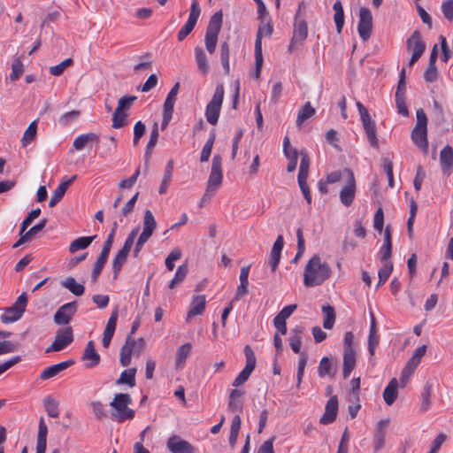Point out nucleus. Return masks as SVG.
I'll return each mask as SVG.
<instances>
[{"label": "nucleus", "instance_id": "f257e3e1", "mask_svg": "<svg viewBox=\"0 0 453 453\" xmlns=\"http://www.w3.org/2000/svg\"><path fill=\"white\" fill-rule=\"evenodd\" d=\"M332 273L330 265L322 262L319 255H314L308 261L303 272V284L307 288H312L323 284Z\"/></svg>", "mask_w": 453, "mask_h": 453}, {"label": "nucleus", "instance_id": "f03ea898", "mask_svg": "<svg viewBox=\"0 0 453 453\" xmlns=\"http://www.w3.org/2000/svg\"><path fill=\"white\" fill-rule=\"evenodd\" d=\"M131 403L132 398L129 394H116L113 400L110 403V405L113 408V411H111L112 419L119 423H123L127 420H132L134 418V411L128 407Z\"/></svg>", "mask_w": 453, "mask_h": 453}, {"label": "nucleus", "instance_id": "7ed1b4c3", "mask_svg": "<svg viewBox=\"0 0 453 453\" xmlns=\"http://www.w3.org/2000/svg\"><path fill=\"white\" fill-rule=\"evenodd\" d=\"M222 11L215 12L210 19L204 35L205 48L210 54H213L216 50L218 36L222 27Z\"/></svg>", "mask_w": 453, "mask_h": 453}, {"label": "nucleus", "instance_id": "20e7f679", "mask_svg": "<svg viewBox=\"0 0 453 453\" xmlns=\"http://www.w3.org/2000/svg\"><path fill=\"white\" fill-rule=\"evenodd\" d=\"M140 231L138 226L132 229L127 235L123 247L118 251L112 261V270L114 278L116 279L121 271L123 265L127 262L129 252L134 245V240Z\"/></svg>", "mask_w": 453, "mask_h": 453}, {"label": "nucleus", "instance_id": "39448f33", "mask_svg": "<svg viewBox=\"0 0 453 453\" xmlns=\"http://www.w3.org/2000/svg\"><path fill=\"white\" fill-rule=\"evenodd\" d=\"M224 86L223 84H218L216 86L213 96L206 106L205 117L206 120L211 125H216L219 120L220 109L224 99Z\"/></svg>", "mask_w": 453, "mask_h": 453}, {"label": "nucleus", "instance_id": "423d86ee", "mask_svg": "<svg viewBox=\"0 0 453 453\" xmlns=\"http://www.w3.org/2000/svg\"><path fill=\"white\" fill-rule=\"evenodd\" d=\"M357 107L370 145L373 148H378L379 142L377 138V127L375 121L372 119L368 110L362 103L357 102Z\"/></svg>", "mask_w": 453, "mask_h": 453}, {"label": "nucleus", "instance_id": "0eeeda50", "mask_svg": "<svg viewBox=\"0 0 453 453\" xmlns=\"http://www.w3.org/2000/svg\"><path fill=\"white\" fill-rule=\"evenodd\" d=\"M27 304V296L24 292L16 300L15 303L4 309V312L1 315V321L4 324H9L19 320L25 312Z\"/></svg>", "mask_w": 453, "mask_h": 453}, {"label": "nucleus", "instance_id": "6e6552de", "mask_svg": "<svg viewBox=\"0 0 453 453\" xmlns=\"http://www.w3.org/2000/svg\"><path fill=\"white\" fill-rule=\"evenodd\" d=\"M72 326H65L57 330L54 341L45 349V353L58 352L67 348L73 342Z\"/></svg>", "mask_w": 453, "mask_h": 453}, {"label": "nucleus", "instance_id": "1a4fd4ad", "mask_svg": "<svg viewBox=\"0 0 453 453\" xmlns=\"http://www.w3.org/2000/svg\"><path fill=\"white\" fill-rule=\"evenodd\" d=\"M244 355L246 357V365L233 381V386L236 388L248 380L256 366V357L250 345L244 347Z\"/></svg>", "mask_w": 453, "mask_h": 453}, {"label": "nucleus", "instance_id": "9d476101", "mask_svg": "<svg viewBox=\"0 0 453 453\" xmlns=\"http://www.w3.org/2000/svg\"><path fill=\"white\" fill-rule=\"evenodd\" d=\"M343 173L347 175V181L340 191L341 203L349 207L352 204L356 195V180L353 172L349 168H345Z\"/></svg>", "mask_w": 453, "mask_h": 453}, {"label": "nucleus", "instance_id": "9b49d317", "mask_svg": "<svg viewBox=\"0 0 453 453\" xmlns=\"http://www.w3.org/2000/svg\"><path fill=\"white\" fill-rule=\"evenodd\" d=\"M222 158L219 155H215L212 158L211 173L208 179L207 187L209 192L215 193L222 183Z\"/></svg>", "mask_w": 453, "mask_h": 453}, {"label": "nucleus", "instance_id": "f8f14e48", "mask_svg": "<svg viewBox=\"0 0 453 453\" xmlns=\"http://www.w3.org/2000/svg\"><path fill=\"white\" fill-rule=\"evenodd\" d=\"M200 13L201 9L198 1L193 0L191 3L188 19L184 26L180 29L177 35L180 42H182L192 32L199 19Z\"/></svg>", "mask_w": 453, "mask_h": 453}, {"label": "nucleus", "instance_id": "ddd939ff", "mask_svg": "<svg viewBox=\"0 0 453 453\" xmlns=\"http://www.w3.org/2000/svg\"><path fill=\"white\" fill-rule=\"evenodd\" d=\"M77 309L78 304L76 301L61 305L53 316L54 323L58 326L68 325L76 313Z\"/></svg>", "mask_w": 453, "mask_h": 453}, {"label": "nucleus", "instance_id": "4468645a", "mask_svg": "<svg viewBox=\"0 0 453 453\" xmlns=\"http://www.w3.org/2000/svg\"><path fill=\"white\" fill-rule=\"evenodd\" d=\"M372 15L367 7H361L359 10V21L357 31L363 41H367L372 35Z\"/></svg>", "mask_w": 453, "mask_h": 453}, {"label": "nucleus", "instance_id": "2eb2a0df", "mask_svg": "<svg viewBox=\"0 0 453 453\" xmlns=\"http://www.w3.org/2000/svg\"><path fill=\"white\" fill-rule=\"evenodd\" d=\"M298 13L299 12H297L296 15L293 36L288 45L289 52H293L297 44L303 43V42L307 38L308 35L307 23L303 19H298Z\"/></svg>", "mask_w": 453, "mask_h": 453}, {"label": "nucleus", "instance_id": "dca6fc26", "mask_svg": "<svg viewBox=\"0 0 453 453\" xmlns=\"http://www.w3.org/2000/svg\"><path fill=\"white\" fill-rule=\"evenodd\" d=\"M166 445L172 453H196L193 445L178 435L171 436Z\"/></svg>", "mask_w": 453, "mask_h": 453}, {"label": "nucleus", "instance_id": "f3484780", "mask_svg": "<svg viewBox=\"0 0 453 453\" xmlns=\"http://www.w3.org/2000/svg\"><path fill=\"white\" fill-rule=\"evenodd\" d=\"M297 309L296 304H289L285 306L273 319V326L280 334L284 335L287 334V323L286 320L292 315V313Z\"/></svg>", "mask_w": 453, "mask_h": 453}, {"label": "nucleus", "instance_id": "a211bd4d", "mask_svg": "<svg viewBox=\"0 0 453 453\" xmlns=\"http://www.w3.org/2000/svg\"><path fill=\"white\" fill-rule=\"evenodd\" d=\"M81 360L85 362V367L87 369H92L99 365L101 357L96 350L93 341L88 342L81 356Z\"/></svg>", "mask_w": 453, "mask_h": 453}, {"label": "nucleus", "instance_id": "6ab92c4d", "mask_svg": "<svg viewBox=\"0 0 453 453\" xmlns=\"http://www.w3.org/2000/svg\"><path fill=\"white\" fill-rule=\"evenodd\" d=\"M337 412L338 398L336 395H333L327 401L325 408V412L320 418L319 422L323 425H328L333 423L336 419Z\"/></svg>", "mask_w": 453, "mask_h": 453}, {"label": "nucleus", "instance_id": "aec40b11", "mask_svg": "<svg viewBox=\"0 0 453 453\" xmlns=\"http://www.w3.org/2000/svg\"><path fill=\"white\" fill-rule=\"evenodd\" d=\"M74 365V361L73 359H69L66 361L60 362L58 364L50 365L47 368H45L40 374V379L42 380H50L58 374H59L61 372L65 371V369L69 368Z\"/></svg>", "mask_w": 453, "mask_h": 453}, {"label": "nucleus", "instance_id": "412c9836", "mask_svg": "<svg viewBox=\"0 0 453 453\" xmlns=\"http://www.w3.org/2000/svg\"><path fill=\"white\" fill-rule=\"evenodd\" d=\"M136 348V341L131 336L127 335L125 344L121 347L120 349V358L119 362L122 366L127 367L131 363V357L134 353V349Z\"/></svg>", "mask_w": 453, "mask_h": 453}, {"label": "nucleus", "instance_id": "4be33fe9", "mask_svg": "<svg viewBox=\"0 0 453 453\" xmlns=\"http://www.w3.org/2000/svg\"><path fill=\"white\" fill-rule=\"evenodd\" d=\"M284 246V239L282 235H279L274 242L271 253L269 264L272 268V271L274 272L279 265L280 260L281 251Z\"/></svg>", "mask_w": 453, "mask_h": 453}, {"label": "nucleus", "instance_id": "5701e85b", "mask_svg": "<svg viewBox=\"0 0 453 453\" xmlns=\"http://www.w3.org/2000/svg\"><path fill=\"white\" fill-rule=\"evenodd\" d=\"M47 434L48 426L44 421L43 417L40 418L37 440H36V452L35 453H45L47 448Z\"/></svg>", "mask_w": 453, "mask_h": 453}, {"label": "nucleus", "instance_id": "b1692460", "mask_svg": "<svg viewBox=\"0 0 453 453\" xmlns=\"http://www.w3.org/2000/svg\"><path fill=\"white\" fill-rule=\"evenodd\" d=\"M411 140L424 153H427V129L414 127L411 132Z\"/></svg>", "mask_w": 453, "mask_h": 453}, {"label": "nucleus", "instance_id": "393cba45", "mask_svg": "<svg viewBox=\"0 0 453 453\" xmlns=\"http://www.w3.org/2000/svg\"><path fill=\"white\" fill-rule=\"evenodd\" d=\"M205 296H196L191 302L189 311H188L187 319L189 320L194 316L202 315L205 310Z\"/></svg>", "mask_w": 453, "mask_h": 453}, {"label": "nucleus", "instance_id": "a878e982", "mask_svg": "<svg viewBox=\"0 0 453 453\" xmlns=\"http://www.w3.org/2000/svg\"><path fill=\"white\" fill-rule=\"evenodd\" d=\"M303 334V327L300 326H296L290 331L289 335V345L292 350L301 355V346H302V339Z\"/></svg>", "mask_w": 453, "mask_h": 453}, {"label": "nucleus", "instance_id": "bb28decb", "mask_svg": "<svg viewBox=\"0 0 453 453\" xmlns=\"http://www.w3.org/2000/svg\"><path fill=\"white\" fill-rule=\"evenodd\" d=\"M99 142V135L96 133H87L76 137L73 141V147L76 150H81L93 142Z\"/></svg>", "mask_w": 453, "mask_h": 453}, {"label": "nucleus", "instance_id": "cd10ccee", "mask_svg": "<svg viewBox=\"0 0 453 453\" xmlns=\"http://www.w3.org/2000/svg\"><path fill=\"white\" fill-rule=\"evenodd\" d=\"M192 345L189 342L182 344L176 352L175 369L181 370L191 353Z\"/></svg>", "mask_w": 453, "mask_h": 453}, {"label": "nucleus", "instance_id": "c85d7f7f", "mask_svg": "<svg viewBox=\"0 0 453 453\" xmlns=\"http://www.w3.org/2000/svg\"><path fill=\"white\" fill-rule=\"evenodd\" d=\"M406 46L408 50H412V52H416L419 50L420 54H423L426 50V44L421 39L420 32L415 30L411 36L407 39Z\"/></svg>", "mask_w": 453, "mask_h": 453}, {"label": "nucleus", "instance_id": "c756f323", "mask_svg": "<svg viewBox=\"0 0 453 453\" xmlns=\"http://www.w3.org/2000/svg\"><path fill=\"white\" fill-rule=\"evenodd\" d=\"M398 381L395 378L392 379L383 392V398L388 405H392L398 395Z\"/></svg>", "mask_w": 453, "mask_h": 453}, {"label": "nucleus", "instance_id": "7c9ffc66", "mask_svg": "<svg viewBox=\"0 0 453 453\" xmlns=\"http://www.w3.org/2000/svg\"><path fill=\"white\" fill-rule=\"evenodd\" d=\"M195 51V58L197 65V68L199 72L206 75L209 73L210 67L207 62V57L203 50V49L200 46H196L194 50Z\"/></svg>", "mask_w": 453, "mask_h": 453}, {"label": "nucleus", "instance_id": "2f4dec72", "mask_svg": "<svg viewBox=\"0 0 453 453\" xmlns=\"http://www.w3.org/2000/svg\"><path fill=\"white\" fill-rule=\"evenodd\" d=\"M356 366V351H343L342 375L347 379Z\"/></svg>", "mask_w": 453, "mask_h": 453}, {"label": "nucleus", "instance_id": "473e14b6", "mask_svg": "<svg viewBox=\"0 0 453 453\" xmlns=\"http://www.w3.org/2000/svg\"><path fill=\"white\" fill-rule=\"evenodd\" d=\"M250 265L243 266L240 272V285L237 288L236 298H240L248 293L249 273Z\"/></svg>", "mask_w": 453, "mask_h": 453}, {"label": "nucleus", "instance_id": "72a5a7b5", "mask_svg": "<svg viewBox=\"0 0 453 453\" xmlns=\"http://www.w3.org/2000/svg\"><path fill=\"white\" fill-rule=\"evenodd\" d=\"M96 235L82 236L73 241L69 245V252L75 253L78 250L87 249L91 242L96 239Z\"/></svg>", "mask_w": 453, "mask_h": 453}, {"label": "nucleus", "instance_id": "f704fd0d", "mask_svg": "<svg viewBox=\"0 0 453 453\" xmlns=\"http://www.w3.org/2000/svg\"><path fill=\"white\" fill-rule=\"evenodd\" d=\"M440 163L442 171L449 170L453 167V149L447 145L440 153Z\"/></svg>", "mask_w": 453, "mask_h": 453}, {"label": "nucleus", "instance_id": "c9c22d12", "mask_svg": "<svg viewBox=\"0 0 453 453\" xmlns=\"http://www.w3.org/2000/svg\"><path fill=\"white\" fill-rule=\"evenodd\" d=\"M434 383L432 380H427L423 388L421 394L420 411H426L431 406V392Z\"/></svg>", "mask_w": 453, "mask_h": 453}, {"label": "nucleus", "instance_id": "e433bc0d", "mask_svg": "<svg viewBox=\"0 0 453 453\" xmlns=\"http://www.w3.org/2000/svg\"><path fill=\"white\" fill-rule=\"evenodd\" d=\"M333 10L334 12V20L335 23L336 31L338 34H340L342 33V27L344 26V12L341 1L338 0L334 4Z\"/></svg>", "mask_w": 453, "mask_h": 453}, {"label": "nucleus", "instance_id": "4c0bfd02", "mask_svg": "<svg viewBox=\"0 0 453 453\" xmlns=\"http://www.w3.org/2000/svg\"><path fill=\"white\" fill-rule=\"evenodd\" d=\"M61 285L77 296H82L85 291L84 286L78 283L75 279L71 276L63 280Z\"/></svg>", "mask_w": 453, "mask_h": 453}, {"label": "nucleus", "instance_id": "58836bf2", "mask_svg": "<svg viewBox=\"0 0 453 453\" xmlns=\"http://www.w3.org/2000/svg\"><path fill=\"white\" fill-rule=\"evenodd\" d=\"M322 312L324 314L323 326L325 329H332L335 323V311L334 308L329 304L322 306Z\"/></svg>", "mask_w": 453, "mask_h": 453}, {"label": "nucleus", "instance_id": "ea45409f", "mask_svg": "<svg viewBox=\"0 0 453 453\" xmlns=\"http://www.w3.org/2000/svg\"><path fill=\"white\" fill-rule=\"evenodd\" d=\"M273 28L270 23H264L259 26L255 41V50H257L259 46V50L262 51V37L271 36L273 34Z\"/></svg>", "mask_w": 453, "mask_h": 453}, {"label": "nucleus", "instance_id": "a19ab883", "mask_svg": "<svg viewBox=\"0 0 453 453\" xmlns=\"http://www.w3.org/2000/svg\"><path fill=\"white\" fill-rule=\"evenodd\" d=\"M319 376L323 378L325 376H329L333 378L335 374L334 370L333 369L332 363L329 357H324L321 358L319 368H318Z\"/></svg>", "mask_w": 453, "mask_h": 453}, {"label": "nucleus", "instance_id": "79ce46f5", "mask_svg": "<svg viewBox=\"0 0 453 453\" xmlns=\"http://www.w3.org/2000/svg\"><path fill=\"white\" fill-rule=\"evenodd\" d=\"M43 405L47 414L51 418H58L59 415L58 402L51 395H48L43 399Z\"/></svg>", "mask_w": 453, "mask_h": 453}, {"label": "nucleus", "instance_id": "37998d69", "mask_svg": "<svg viewBox=\"0 0 453 453\" xmlns=\"http://www.w3.org/2000/svg\"><path fill=\"white\" fill-rule=\"evenodd\" d=\"M314 114L315 109L311 106V103H305L298 111L296 125L300 127L305 120L312 117Z\"/></svg>", "mask_w": 453, "mask_h": 453}, {"label": "nucleus", "instance_id": "c03bdc74", "mask_svg": "<svg viewBox=\"0 0 453 453\" xmlns=\"http://www.w3.org/2000/svg\"><path fill=\"white\" fill-rule=\"evenodd\" d=\"M173 161L171 159L168 161L165 171L164 173V177L161 182V185L159 187V194L163 195L165 194L168 188V186L171 182L172 177H173Z\"/></svg>", "mask_w": 453, "mask_h": 453}, {"label": "nucleus", "instance_id": "a18cd8bd", "mask_svg": "<svg viewBox=\"0 0 453 453\" xmlns=\"http://www.w3.org/2000/svg\"><path fill=\"white\" fill-rule=\"evenodd\" d=\"M157 228V221L150 210L144 211L142 231L153 234Z\"/></svg>", "mask_w": 453, "mask_h": 453}, {"label": "nucleus", "instance_id": "49530a36", "mask_svg": "<svg viewBox=\"0 0 453 453\" xmlns=\"http://www.w3.org/2000/svg\"><path fill=\"white\" fill-rule=\"evenodd\" d=\"M229 55V44L227 42H223L220 44V61L226 75L230 73Z\"/></svg>", "mask_w": 453, "mask_h": 453}, {"label": "nucleus", "instance_id": "de8ad7c7", "mask_svg": "<svg viewBox=\"0 0 453 453\" xmlns=\"http://www.w3.org/2000/svg\"><path fill=\"white\" fill-rule=\"evenodd\" d=\"M135 368H129L121 372L119 378L117 380V384H127L130 387H134L135 385Z\"/></svg>", "mask_w": 453, "mask_h": 453}, {"label": "nucleus", "instance_id": "09e8293b", "mask_svg": "<svg viewBox=\"0 0 453 453\" xmlns=\"http://www.w3.org/2000/svg\"><path fill=\"white\" fill-rule=\"evenodd\" d=\"M37 133V123L36 121H33L29 124L27 128L26 129L23 137L21 139V143L23 147L27 146L33 140H35Z\"/></svg>", "mask_w": 453, "mask_h": 453}, {"label": "nucleus", "instance_id": "8fccbe9b", "mask_svg": "<svg viewBox=\"0 0 453 453\" xmlns=\"http://www.w3.org/2000/svg\"><path fill=\"white\" fill-rule=\"evenodd\" d=\"M188 269L187 265H180L177 268L175 275L173 279L169 283V288L171 289L174 288L178 284H180L186 278L188 274Z\"/></svg>", "mask_w": 453, "mask_h": 453}, {"label": "nucleus", "instance_id": "3c124183", "mask_svg": "<svg viewBox=\"0 0 453 453\" xmlns=\"http://www.w3.org/2000/svg\"><path fill=\"white\" fill-rule=\"evenodd\" d=\"M215 141V134H211L210 138L207 140L201 151L200 161L207 162L211 153L213 143Z\"/></svg>", "mask_w": 453, "mask_h": 453}, {"label": "nucleus", "instance_id": "603ef678", "mask_svg": "<svg viewBox=\"0 0 453 453\" xmlns=\"http://www.w3.org/2000/svg\"><path fill=\"white\" fill-rule=\"evenodd\" d=\"M127 114L121 111L118 112V109L116 108L112 116V127L113 128H121L127 125Z\"/></svg>", "mask_w": 453, "mask_h": 453}, {"label": "nucleus", "instance_id": "864d4df0", "mask_svg": "<svg viewBox=\"0 0 453 453\" xmlns=\"http://www.w3.org/2000/svg\"><path fill=\"white\" fill-rule=\"evenodd\" d=\"M73 63V60L71 58H68L61 63H59L58 65L51 66L50 68V73L54 76H59L65 72V70L67 67L71 66Z\"/></svg>", "mask_w": 453, "mask_h": 453}, {"label": "nucleus", "instance_id": "5fc2aeb1", "mask_svg": "<svg viewBox=\"0 0 453 453\" xmlns=\"http://www.w3.org/2000/svg\"><path fill=\"white\" fill-rule=\"evenodd\" d=\"M351 390L349 394V402L356 403L359 402V390H360V378L352 379L351 382Z\"/></svg>", "mask_w": 453, "mask_h": 453}, {"label": "nucleus", "instance_id": "6e6d98bb", "mask_svg": "<svg viewBox=\"0 0 453 453\" xmlns=\"http://www.w3.org/2000/svg\"><path fill=\"white\" fill-rule=\"evenodd\" d=\"M24 72L23 64L19 58H15L12 65V73L10 74V80L15 81L19 79Z\"/></svg>", "mask_w": 453, "mask_h": 453}, {"label": "nucleus", "instance_id": "4d7b16f0", "mask_svg": "<svg viewBox=\"0 0 453 453\" xmlns=\"http://www.w3.org/2000/svg\"><path fill=\"white\" fill-rule=\"evenodd\" d=\"M138 196H139V192H136L126 203L125 205L121 208L120 210V215L121 217L123 218H126L134 210V207H135V203L137 202V199H138Z\"/></svg>", "mask_w": 453, "mask_h": 453}, {"label": "nucleus", "instance_id": "13d9d810", "mask_svg": "<svg viewBox=\"0 0 453 453\" xmlns=\"http://www.w3.org/2000/svg\"><path fill=\"white\" fill-rule=\"evenodd\" d=\"M296 238H297V253L296 254V257L293 259V262L296 263L300 257L303 254L305 250V241L303 235V229L299 227L296 230Z\"/></svg>", "mask_w": 453, "mask_h": 453}, {"label": "nucleus", "instance_id": "bf43d9fd", "mask_svg": "<svg viewBox=\"0 0 453 453\" xmlns=\"http://www.w3.org/2000/svg\"><path fill=\"white\" fill-rule=\"evenodd\" d=\"M136 99L137 97L135 96H124L120 97L118 102V106L116 107L118 109V112L129 109Z\"/></svg>", "mask_w": 453, "mask_h": 453}, {"label": "nucleus", "instance_id": "052dcab7", "mask_svg": "<svg viewBox=\"0 0 453 453\" xmlns=\"http://www.w3.org/2000/svg\"><path fill=\"white\" fill-rule=\"evenodd\" d=\"M40 214H41V209L37 208V209L32 210L21 223V226H20L21 233L25 232L26 229L32 224L34 219H37L40 216Z\"/></svg>", "mask_w": 453, "mask_h": 453}, {"label": "nucleus", "instance_id": "680f3d73", "mask_svg": "<svg viewBox=\"0 0 453 453\" xmlns=\"http://www.w3.org/2000/svg\"><path fill=\"white\" fill-rule=\"evenodd\" d=\"M93 413L97 419H103L107 417L104 410V405L99 401H93L90 403Z\"/></svg>", "mask_w": 453, "mask_h": 453}, {"label": "nucleus", "instance_id": "e2e57ef3", "mask_svg": "<svg viewBox=\"0 0 453 453\" xmlns=\"http://www.w3.org/2000/svg\"><path fill=\"white\" fill-rule=\"evenodd\" d=\"M307 358H308V357L305 352L301 353V356H300V358L298 361V368H297V375H296L297 376V387H299V385L302 382V380H303V377L304 374V369H305V366L307 364Z\"/></svg>", "mask_w": 453, "mask_h": 453}, {"label": "nucleus", "instance_id": "0e129e2a", "mask_svg": "<svg viewBox=\"0 0 453 453\" xmlns=\"http://www.w3.org/2000/svg\"><path fill=\"white\" fill-rule=\"evenodd\" d=\"M181 257V251L180 249H173L165 259V266L169 271H173L174 268L173 262L180 259Z\"/></svg>", "mask_w": 453, "mask_h": 453}, {"label": "nucleus", "instance_id": "69168bd1", "mask_svg": "<svg viewBox=\"0 0 453 453\" xmlns=\"http://www.w3.org/2000/svg\"><path fill=\"white\" fill-rule=\"evenodd\" d=\"M146 132V127L142 121H138L135 123L134 127V145H137L140 139L143 136Z\"/></svg>", "mask_w": 453, "mask_h": 453}, {"label": "nucleus", "instance_id": "338daca9", "mask_svg": "<svg viewBox=\"0 0 453 453\" xmlns=\"http://www.w3.org/2000/svg\"><path fill=\"white\" fill-rule=\"evenodd\" d=\"M47 222H48L47 219L44 218L38 224L32 226L28 231L24 232L27 238H28V240L31 241L32 238L34 237V235H35L37 233L42 231L46 226Z\"/></svg>", "mask_w": 453, "mask_h": 453}, {"label": "nucleus", "instance_id": "774afa93", "mask_svg": "<svg viewBox=\"0 0 453 453\" xmlns=\"http://www.w3.org/2000/svg\"><path fill=\"white\" fill-rule=\"evenodd\" d=\"M441 12L449 20H453V1L445 0L441 4Z\"/></svg>", "mask_w": 453, "mask_h": 453}]
</instances>
